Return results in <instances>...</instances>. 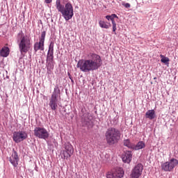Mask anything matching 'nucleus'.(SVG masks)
<instances>
[{
  "instance_id": "obj_16",
  "label": "nucleus",
  "mask_w": 178,
  "mask_h": 178,
  "mask_svg": "<svg viewBox=\"0 0 178 178\" xmlns=\"http://www.w3.org/2000/svg\"><path fill=\"white\" fill-rule=\"evenodd\" d=\"M9 47H3L0 51V55L1 56H3V58H7V56H9Z\"/></svg>"
},
{
  "instance_id": "obj_18",
  "label": "nucleus",
  "mask_w": 178,
  "mask_h": 178,
  "mask_svg": "<svg viewBox=\"0 0 178 178\" xmlns=\"http://www.w3.org/2000/svg\"><path fill=\"white\" fill-rule=\"evenodd\" d=\"M161 169L164 170V172H172V169L170 167V164L167 161L161 165Z\"/></svg>"
},
{
  "instance_id": "obj_21",
  "label": "nucleus",
  "mask_w": 178,
  "mask_h": 178,
  "mask_svg": "<svg viewBox=\"0 0 178 178\" xmlns=\"http://www.w3.org/2000/svg\"><path fill=\"white\" fill-rule=\"evenodd\" d=\"M124 145L128 148H130L131 149H133L134 144L131 143L130 140L126 139L124 140Z\"/></svg>"
},
{
  "instance_id": "obj_26",
  "label": "nucleus",
  "mask_w": 178,
  "mask_h": 178,
  "mask_svg": "<svg viewBox=\"0 0 178 178\" xmlns=\"http://www.w3.org/2000/svg\"><path fill=\"white\" fill-rule=\"evenodd\" d=\"M122 6H124V8H130V3H122Z\"/></svg>"
},
{
  "instance_id": "obj_8",
  "label": "nucleus",
  "mask_w": 178,
  "mask_h": 178,
  "mask_svg": "<svg viewBox=\"0 0 178 178\" xmlns=\"http://www.w3.org/2000/svg\"><path fill=\"white\" fill-rule=\"evenodd\" d=\"M29 137V134L25 131H15L13 135V140L17 144L19 143H22V141H24V140H27Z\"/></svg>"
},
{
  "instance_id": "obj_13",
  "label": "nucleus",
  "mask_w": 178,
  "mask_h": 178,
  "mask_svg": "<svg viewBox=\"0 0 178 178\" xmlns=\"http://www.w3.org/2000/svg\"><path fill=\"white\" fill-rule=\"evenodd\" d=\"M9 161L14 168H17V165H19V156L17 155V152L13 150Z\"/></svg>"
},
{
  "instance_id": "obj_10",
  "label": "nucleus",
  "mask_w": 178,
  "mask_h": 178,
  "mask_svg": "<svg viewBox=\"0 0 178 178\" xmlns=\"http://www.w3.org/2000/svg\"><path fill=\"white\" fill-rule=\"evenodd\" d=\"M60 94V90H58V92H56V89H54L49 103V106H50L51 111H56V109H58V95Z\"/></svg>"
},
{
  "instance_id": "obj_11",
  "label": "nucleus",
  "mask_w": 178,
  "mask_h": 178,
  "mask_svg": "<svg viewBox=\"0 0 178 178\" xmlns=\"http://www.w3.org/2000/svg\"><path fill=\"white\" fill-rule=\"evenodd\" d=\"M46 60L47 67V74H51V73H52V70L54 69V53L48 51Z\"/></svg>"
},
{
  "instance_id": "obj_24",
  "label": "nucleus",
  "mask_w": 178,
  "mask_h": 178,
  "mask_svg": "<svg viewBox=\"0 0 178 178\" xmlns=\"http://www.w3.org/2000/svg\"><path fill=\"white\" fill-rule=\"evenodd\" d=\"M169 58L163 57V58H161V62H162V63H165V65H169Z\"/></svg>"
},
{
  "instance_id": "obj_27",
  "label": "nucleus",
  "mask_w": 178,
  "mask_h": 178,
  "mask_svg": "<svg viewBox=\"0 0 178 178\" xmlns=\"http://www.w3.org/2000/svg\"><path fill=\"white\" fill-rule=\"evenodd\" d=\"M45 3H51L52 0H44Z\"/></svg>"
},
{
  "instance_id": "obj_3",
  "label": "nucleus",
  "mask_w": 178,
  "mask_h": 178,
  "mask_svg": "<svg viewBox=\"0 0 178 178\" xmlns=\"http://www.w3.org/2000/svg\"><path fill=\"white\" fill-rule=\"evenodd\" d=\"M56 8L60 13H61L63 17L65 20H70L73 17L74 13H73V6L72 3H67L65 6L60 3V0H56Z\"/></svg>"
},
{
  "instance_id": "obj_23",
  "label": "nucleus",
  "mask_w": 178,
  "mask_h": 178,
  "mask_svg": "<svg viewBox=\"0 0 178 178\" xmlns=\"http://www.w3.org/2000/svg\"><path fill=\"white\" fill-rule=\"evenodd\" d=\"M111 23H112V27H113V33L116 34V30H118V28L116 27V26H117L116 22L113 21Z\"/></svg>"
},
{
  "instance_id": "obj_4",
  "label": "nucleus",
  "mask_w": 178,
  "mask_h": 178,
  "mask_svg": "<svg viewBox=\"0 0 178 178\" xmlns=\"http://www.w3.org/2000/svg\"><path fill=\"white\" fill-rule=\"evenodd\" d=\"M120 131L116 128H108L105 133L106 141L108 145H113L120 140Z\"/></svg>"
},
{
  "instance_id": "obj_12",
  "label": "nucleus",
  "mask_w": 178,
  "mask_h": 178,
  "mask_svg": "<svg viewBox=\"0 0 178 178\" xmlns=\"http://www.w3.org/2000/svg\"><path fill=\"white\" fill-rule=\"evenodd\" d=\"M144 170V166L141 163L136 165L132 170L131 177V178H140V176L143 175V170Z\"/></svg>"
},
{
  "instance_id": "obj_22",
  "label": "nucleus",
  "mask_w": 178,
  "mask_h": 178,
  "mask_svg": "<svg viewBox=\"0 0 178 178\" xmlns=\"http://www.w3.org/2000/svg\"><path fill=\"white\" fill-rule=\"evenodd\" d=\"M106 19L107 20H111V22H115V19H118V15L116 14H112L111 15H106Z\"/></svg>"
},
{
  "instance_id": "obj_28",
  "label": "nucleus",
  "mask_w": 178,
  "mask_h": 178,
  "mask_svg": "<svg viewBox=\"0 0 178 178\" xmlns=\"http://www.w3.org/2000/svg\"><path fill=\"white\" fill-rule=\"evenodd\" d=\"M160 56L162 58V59H163V58H165V56L163 55H160Z\"/></svg>"
},
{
  "instance_id": "obj_6",
  "label": "nucleus",
  "mask_w": 178,
  "mask_h": 178,
  "mask_svg": "<svg viewBox=\"0 0 178 178\" xmlns=\"http://www.w3.org/2000/svg\"><path fill=\"white\" fill-rule=\"evenodd\" d=\"M45 35H47V32L44 31L41 33V35L39 38V42H37L33 44V50L35 52H38V51H44Z\"/></svg>"
},
{
  "instance_id": "obj_17",
  "label": "nucleus",
  "mask_w": 178,
  "mask_h": 178,
  "mask_svg": "<svg viewBox=\"0 0 178 178\" xmlns=\"http://www.w3.org/2000/svg\"><path fill=\"white\" fill-rule=\"evenodd\" d=\"M143 148H145V143L143 141H139L136 145L134 144L133 149H135V151L143 149Z\"/></svg>"
},
{
  "instance_id": "obj_19",
  "label": "nucleus",
  "mask_w": 178,
  "mask_h": 178,
  "mask_svg": "<svg viewBox=\"0 0 178 178\" xmlns=\"http://www.w3.org/2000/svg\"><path fill=\"white\" fill-rule=\"evenodd\" d=\"M168 163L170 164V166L171 167V169H175L176 166L178 165V160L176 159H171L169 161Z\"/></svg>"
},
{
  "instance_id": "obj_1",
  "label": "nucleus",
  "mask_w": 178,
  "mask_h": 178,
  "mask_svg": "<svg viewBox=\"0 0 178 178\" xmlns=\"http://www.w3.org/2000/svg\"><path fill=\"white\" fill-rule=\"evenodd\" d=\"M77 67L84 73L98 70L102 66V59L101 56L95 53L88 54L87 60H79L77 63Z\"/></svg>"
},
{
  "instance_id": "obj_15",
  "label": "nucleus",
  "mask_w": 178,
  "mask_h": 178,
  "mask_svg": "<svg viewBox=\"0 0 178 178\" xmlns=\"http://www.w3.org/2000/svg\"><path fill=\"white\" fill-rule=\"evenodd\" d=\"M145 118L146 119L152 120L154 118H156L155 110H148L145 113Z\"/></svg>"
},
{
  "instance_id": "obj_20",
  "label": "nucleus",
  "mask_w": 178,
  "mask_h": 178,
  "mask_svg": "<svg viewBox=\"0 0 178 178\" xmlns=\"http://www.w3.org/2000/svg\"><path fill=\"white\" fill-rule=\"evenodd\" d=\"M99 26H100V27L102 29H109L111 27V24H107L106 22H105L103 20H100L99 21Z\"/></svg>"
},
{
  "instance_id": "obj_14",
  "label": "nucleus",
  "mask_w": 178,
  "mask_h": 178,
  "mask_svg": "<svg viewBox=\"0 0 178 178\" xmlns=\"http://www.w3.org/2000/svg\"><path fill=\"white\" fill-rule=\"evenodd\" d=\"M131 158H133V154H131V152L127 151L122 155V161L124 163H130L131 162Z\"/></svg>"
},
{
  "instance_id": "obj_25",
  "label": "nucleus",
  "mask_w": 178,
  "mask_h": 178,
  "mask_svg": "<svg viewBox=\"0 0 178 178\" xmlns=\"http://www.w3.org/2000/svg\"><path fill=\"white\" fill-rule=\"evenodd\" d=\"M48 52H51V53L54 54V43H53V42H51L49 44Z\"/></svg>"
},
{
  "instance_id": "obj_5",
  "label": "nucleus",
  "mask_w": 178,
  "mask_h": 178,
  "mask_svg": "<svg viewBox=\"0 0 178 178\" xmlns=\"http://www.w3.org/2000/svg\"><path fill=\"white\" fill-rule=\"evenodd\" d=\"M74 152V149L73 148V145L70 143H67L65 145L64 149L60 152V156L62 159H69L73 153Z\"/></svg>"
},
{
  "instance_id": "obj_2",
  "label": "nucleus",
  "mask_w": 178,
  "mask_h": 178,
  "mask_svg": "<svg viewBox=\"0 0 178 178\" xmlns=\"http://www.w3.org/2000/svg\"><path fill=\"white\" fill-rule=\"evenodd\" d=\"M19 52L22 55L27 54L31 49V39L23 34L21 31L17 36Z\"/></svg>"
},
{
  "instance_id": "obj_7",
  "label": "nucleus",
  "mask_w": 178,
  "mask_h": 178,
  "mask_svg": "<svg viewBox=\"0 0 178 178\" xmlns=\"http://www.w3.org/2000/svg\"><path fill=\"white\" fill-rule=\"evenodd\" d=\"M33 134L35 137L42 138V140H47L49 137V133L44 127H36L33 130Z\"/></svg>"
},
{
  "instance_id": "obj_9",
  "label": "nucleus",
  "mask_w": 178,
  "mask_h": 178,
  "mask_svg": "<svg viewBox=\"0 0 178 178\" xmlns=\"http://www.w3.org/2000/svg\"><path fill=\"white\" fill-rule=\"evenodd\" d=\"M124 176V171L123 168H117L111 170L106 173V178H122Z\"/></svg>"
},
{
  "instance_id": "obj_29",
  "label": "nucleus",
  "mask_w": 178,
  "mask_h": 178,
  "mask_svg": "<svg viewBox=\"0 0 178 178\" xmlns=\"http://www.w3.org/2000/svg\"><path fill=\"white\" fill-rule=\"evenodd\" d=\"M70 79H71L72 82L73 83V79H72V76L70 75Z\"/></svg>"
},
{
  "instance_id": "obj_30",
  "label": "nucleus",
  "mask_w": 178,
  "mask_h": 178,
  "mask_svg": "<svg viewBox=\"0 0 178 178\" xmlns=\"http://www.w3.org/2000/svg\"><path fill=\"white\" fill-rule=\"evenodd\" d=\"M154 80H156V77L154 78Z\"/></svg>"
}]
</instances>
